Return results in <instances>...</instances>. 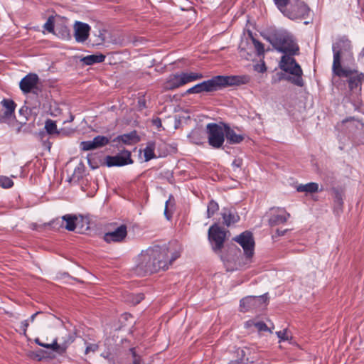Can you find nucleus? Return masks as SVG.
I'll return each mask as SVG.
<instances>
[{
	"instance_id": "338daca9",
	"label": "nucleus",
	"mask_w": 364,
	"mask_h": 364,
	"mask_svg": "<svg viewBox=\"0 0 364 364\" xmlns=\"http://www.w3.org/2000/svg\"><path fill=\"white\" fill-rule=\"evenodd\" d=\"M348 120H349L348 119H346L343 120V122L345 123V122H348Z\"/></svg>"
},
{
	"instance_id": "4468645a",
	"label": "nucleus",
	"mask_w": 364,
	"mask_h": 364,
	"mask_svg": "<svg viewBox=\"0 0 364 364\" xmlns=\"http://www.w3.org/2000/svg\"><path fill=\"white\" fill-rule=\"evenodd\" d=\"M109 138L105 136L98 135L92 140L80 142V147L82 151H90L103 147L108 144Z\"/></svg>"
},
{
	"instance_id": "39448f33",
	"label": "nucleus",
	"mask_w": 364,
	"mask_h": 364,
	"mask_svg": "<svg viewBox=\"0 0 364 364\" xmlns=\"http://www.w3.org/2000/svg\"><path fill=\"white\" fill-rule=\"evenodd\" d=\"M350 41L345 38L338 39L332 46L333 53V61L332 70H338L340 73H344L341 65V58L343 55H347L350 59L354 61L353 55L351 51Z\"/></svg>"
},
{
	"instance_id": "393cba45",
	"label": "nucleus",
	"mask_w": 364,
	"mask_h": 364,
	"mask_svg": "<svg viewBox=\"0 0 364 364\" xmlns=\"http://www.w3.org/2000/svg\"><path fill=\"white\" fill-rule=\"evenodd\" d=\"M203 77V75L198 73H181V82L184 85L188 82L200 80Z\"/></svg>"
},
{
	"instance_id": "3c124183",
	"label": "nucleus",
	"mask_w": 364,
	"mask_h": 364,
	"mask_svg": "<svg viewBox=\"0 0 364 364\" xmlns=\"http://www.w3.org/2000/svg\"><path fill=\"white\" fill-rule=\"evenodd\" d=\"M133 296L134 297L132 300V303L134 304H137L144 299V294H139Z\"/></svg>"
},
{
	"instance_id": "2f4dec72",
	"label": "nucleus",
	"mask_w": 364,
	"mask_h": 364,
	"mask_svg": "<svg viewBox=\"0 0 364 364\" xmlns=\"http://www.w3.org/2000/svg\"><path fill=\"white\" fill-rule=\"evenodd\" d=\"M129 350L132 353V364H151L141 355L136 353L135 348H132L129 349Z\"/></svg>"
},
{
	"instance_id": "f257e3e1",
	"label": "nucleus",
	"mask_w": 364,
	"mask_h": 364,
	"mask_svg": "<svg viewBox=\"0 0 364 364\" xmlns=\"http://www.w3.org/2000/svg\"><path fill=\"white\" fill-rule=\"evenodd\" d=\"M180 257L178 251H170L166 246H155L143 251L138 257L136 273L139 276L152 274L168 268Z\"/></svg>"
},
{
	"instance_id": "a211bd4d",
	"label": "nucleus",
	"mask_w": 364,
	"mask_h": 364,
	"mask_svg": "<svg viewBox=\"0 0 364 364\" xmlns=\"http://www.w3.org/2000/svg\"><path fill=\"white\" fill-rule=\"evenodd\" d=\"M249 38H250V29L246 27L244 32V37L242 38L239 45V52L240 57L247 60H248L250 55L249 50L250 49Z\"/></svg>"
},
{
	"instance_id": "412c9836",
	"label": "nucleus",
	"mask_w": 364,
	"mask_h": 364,
	"mask_svg": "<svg viewBox=\"0 0 364 364\" xmlns=\"http://www.w3.org/2000/svg\"><path fill=\"white\" fill-rule=\"evenodd\" d=\"M269 304L268 294L265 293L261 296H252V306L259 311L264 310Z\"/></svg>"
},
{
	"instance_id": "79ce46f5",
	"label": "nucleus",
	"mask_w": 364,
	"mask_h": 364,
	"mask_svg": "<svg viewBox=\"0 0 364 364\" xmlns=\"http://www.w3.org/2000/svg\"><path fill=\"white\" fill-rule=\"evenodd\" d=\"M54 17L49 16L47 21L43 26V28L49 33H54Z\"/></svg>"
},
{
	"instance_id": "c85d7f7f",
	"label": "nucleus",
	"mask_w": 364,
	"mask_h": 364,
	"mask_svg": "<svg viewBox=\"0 0 364 364\" xmlns=\"http://www.w3.org/2000/svg\"><path fill=\"white\" fill-rule=\"evenodd\" d=\"M105 56L102 54H100V55H87L86 57H84L82 59V61L87 65H93L95 63H102L105 60Z\"/></svg>"
},
{
	"instance_id": "a18cd8bd",
	"label": "nucleus",
	"mask_w": 364,
	"mask_h": 364,
	"mask_svg": "<svg viewBox=\"0 0 364 364\" xmlns=\"http://www.w3.org/2000/svg\"><path fill=\"white\" fill-rule=\"evenodd\" d=\"M276 334H277V337L279 338V342H281L282 341H288L289 340L287 329H284L282 331H277V332H276Z\"/></svg>"
},
{
	"instance_id": "4d7b16f0",
	"label": "nucleus",
	"mask_w": 364,
	"mask_h": 364,
	"mask_svg": "<svg viewBox=\"0 0 364 364\" xmlns=\"http://www.w3.org/2000/svg\"><path fill=\"white\" fill-rule=\"evenodd\" d=\"M169 203H170V200H168L166 202V207H165V210H164V215H166L167 219H170V218H171V215L168 214V205Z\"/></svg>"
},
{
	"instance_id": "bf43d9fd",
	"label": "nucleus",
	"mask_w": 364,
	"mask_h": 364,
	"mask_svg": "<svg viewBox=\"0 0 364 364\" xmlns=\"http://www.w3.org/2000/svg\"><path fill=\"white\" fill-rule=\"evenodd\" d=\"M27 109H28V107H21V108L20 109V110H19V113H20L21 114H24V112H26V111H27Z\"/></svg>"
},
{
	"instance_id": "de8ad7c7",
	"label": "nucleus",
	"mask_w": 364,
	"mask_h": 364,
	"mask_svg": "<svg viewBox=\"0 0 364 364\" xmlns=\"http://www.w3.org/2000/svg\"><path fill=\"white\" fill-rule=\"evenodd\" d=\"M242 159L240 158L235 159L232 163L233 170L236 171L237 168H240L242 166Z\"/></svg>"
},
{
	"instance_id": "7c9ffc66",
	"label": "nucleus",
	"mask_w": 364,
	"mask_h": 364,
	"mask_svg": "<svg viewBox=\"0 0 364 364\" xmlns=\"http://www.w3.org/2000/svg\"><path fill=\"white\" fill-rule=\"evenodd\" d=\"M155 144L154 142H149L146 147L144 150V155L145 161H149L156 157L154 154Z\"/></svg>"
},
{
	"instance_id": "a878e982",
	"label": "nucleus",
	"mask_w": 364,
	"mask_h": 364,
	"mask_svg": "<svg viewBox=\"0 0 364 364\" xmlns=\"http://www.w3.org/2000/svg\"><path fill=\"white\" fill-rule=\"evenodd\" d=\"M116 139L125 144H131L132 143L137 142L139 140L136 131L119 136Z\"/></svg>"
},
{
	"instance_id": "8fccbe9b",
	"label": "nucleus",
	"mask_w": 364,
	"mask_h": 364,
	"mask_svg": "<svg viewBox=\"0 0 364 364\" xmlns=\"http://www.w3.org/2000/svg\"><path fill=\"white\" fill-rule=\"evenodd\" d=\"M61 36L63 39H70V30L68 28V27L65 26L61 28Z\"/></svg>"
},
{
	"instance_id": "f8f14e48",
	"label": "nucleus",
	"mask_w": 364,
	"mask_h": 364,
	"mask_svg": "<svg viewBox=\"0 0 364 364\" xmlns=\"http://www.w3.org/2000/svg\"><path fill=\"white\" fill-rule=\"evenodd\" d=\"M1 105L2 109L0 111V122L8 123L15 117L14 111L16 104L11 99H4L1 102Z\"/></svg>"
},
{
	"instance_id": "49530a36",
	"label": "nucleus",
	"mask_w": 364,
	"mask_h": 364,
	"mask_svg": "<svg viewBox=\"0 0 364 364\" xmlns=\"http://www.w3.org/2000/svg\"><path fill=\"white\" fill-rule=\"evenodd\" d=\"M98 349V346L95 343H89L87 345L85 353L88 354L90 352H95Z\"/></svg>"
},
{
	"instance_id": "9d476101",
	"label": "nucleus",
	"mask_w": 364,
	"mask_h": 364,
	"mask_svg": "<svg viewBox=\"0 0 364 364\" xmlns=\"http://www.w3.org/2000/svg\"><path fill=\"white\" fill-rule=\"evenodd\" d=\"M134 163L131 158V152L127 149H123L115 156H107L104 161L101 164L107 167L123 166Z\"/></svg>"
},
{
	"instance_id": "1a4fd4ad",
	"label": "nucleus",
	"mask_w": 364,
	"mask_h": 364,
	"mask_svg": "<svg viewBox=\"0 0 364 364\" xmlns=\"http://www.w3.org/2000/svg\"><path fill=\"white\" fill-rule=\"evenodd\" d=\"M226 231L217 223L213 224L208 230V240L215 252H220L224 246Z\"/></svg>"
},
{
	"instance_id": "2eb2a0df",
	"label": "nucleus",
	"mask_w": 364,
	"mask_h": 364,
	"mask_svg": "<svg viewBox=\"0 0 364 364\" xmlns=\"http://www.w3.org/2000/svg\"><path fill=\"white\" fill-rule=\"evenodd\" d=\"M127 235V226L121 225L113 231L106 232L104 235L103 239L107 242H122L124 240Z\"/></svg>"
},
{
	"instance_id": "f03ea898",
	"label": "nucleus",
	"mask_w": 364,
	"mask_h": 364,
	"mask_svg": "<svg viewBox=\"0 0 364 364\" xmlns=\"http://www.w3.org/2000/svg\"><path fill=\"white\" fill-rule=\"evenodd\" d=\"M250 81L248 75H217L211 79L203 81L200 83L187 90V94H198L203 92H213L226 86L241 85Z\"/></svg>"
},
{
	"instance_id": "58836bf2",
	"label": "nucleus",
	"mask_w": 364,
	"mask_h": 364,
	"mask_svg": "<svg viewBox=\"0 0 364 364\" xmlns=\"http://www.w3.org/2000/svg\"><path fill=\"white\" fill-rule=\"evenodd\" d=\"M237 355H241V358L240 360L230 361L229 364H248V358H245V353L243 349H238Z\"/></svg>"
},
{
	"instance_id": "4be33fe9",
	"label": "nucleus",
	"mask_w": 364,
	"mask_h": 364,
	"mask_svg": "<svg viewBox=\"0 0 364 364\" xmlns=\"http://www.w3.org/2000/svg\"><path fill=\"white\" fill-rule=\"evenodd\" d=\"M331 191L333 197L335 210L337 211L342 210L343 206V191L336 188H333Z\"/></svg>"
},
{
	"instance_id": "c9c22d12",
	"label": "nucleus",
	"mask_w": 364,
	"mask_h": 364,
	"mask_svg": "<svg viewBox=\"0 0 364 364\" xmlns=\"http://www.w3.org/2000/svg\"><path fill=\"white\" fill-rule=\"evenodd\" d=\"M255 328L259 333L262 332H269V333H272V328L268 327L265 323L263 321H257L252 323Z\"/></svg>"
},
{
	"instance_id": "6e6552de",
	"label": "nucleus",
	"mask_w": 364,
	"mask_h": 364,
	"mask_svg": "<svg viewBox=\"0 0 364 364\" xmlns=\"http://www.w3.org/2000/svg\"><path fill=\"white\" fill-rule=\"evenodd\" d=\"M309 12V7L302 0H290L289 6L284 15L289 19L296 20L306 18Z\"/></svg>"
},
{
	"instance_id": "e2e57ef3",
	"label": "nucleus",
	"mask_w": 364,
	"mask_h": 364,
	"mask_svg": "<svg viewBox=\"0 0 364 364\" xmlns=\"http://www.w3.org/2000/svg\"><path fill=\"white\" fill-rule=\"evenodd\" d=\"M251 245H252V251L253 250V247H254V245H255V242L253 240V239L252 238V243H251Z\"/></svg>"
},
{
	"instance_id": "473e14b6",
	"label": "nucleus",
	"mask_w": 364,
	"mask_h": 364,
	"mask_svg": "<svg viewBox=\"0 0 364 364\" xmlns=\"http://www.w3.org/2000/svg\"><path fill=\"white\" fill-rule=\"evenodd\" d=\"M252 43L255 46V48L256 50L257 55H258V57L259 58H264V53H265L264 44L262 43L258 40L255 39L252 36Z\"/></svg>"
},
{
	"instance_id": "09e8293b",
	"label": "nucleus",
	"mask_w": 364,
	"mask_h": 364,
	"mask_svg": "<svg viewBox=\"0 0 364 364\" xmlns=\"http://www.w3.org/2000/svg\"><path fill=\"white\" fill-rule=\"evenodd\" d=\"M360 126L361 127V129L363 130L364 135V124L360 123ZM355 141L359 144H364V136H360V134H359V136L355 135Z\"/></svg>"
},
{
	"instance_id": "0eeeda50",
	"label": "nucleus",
	"mask_w": 364,
	"mask_h": 364,
	"mask_svg": "<svg viewBox=\"0 0 364 364\" xmlns=\"http://www.w3.org/2000/svg\"><path fill=\"white\" fill-rule=\"evenodd\" d=\"M206 132L209 145L215 149L220 148L225 141V127L209 123L206 126Z\"/></svg>"
},
{
	"instance_id": "5fc2aeb1",
	"label": "nucleus",
	"mask_w": 364,
	"mask_h": 364,
	"mask_svg": "<svg viewBox=\"0 0 364 364\" xmlns=\"http://www.w3.org/2000/svg\"><path fill=\"white\" fill-rule=\"evenodd\" d=\"M288 230H289L288 229H285L284 230H280L277 229L276 231V234L272 236L273 239H274L277 237H280V236L284 235L286 234V232H288Z\"/></svg>"
},
{
	"instance_id": "f704fd0d",
	"label": "nucleus",
	"mask_w": 364,
	"mask_h": 364,
	"mask_svg": "<svg viewBox=\"0 0 364 364\" xmlns=\"http://www.w3.org/2000/svg\"><path fill=\"white\" fill-rule=\"evenodd\" d=\"M218 210L219 205L218 203L211 200L208 205L207 217L209 218H211Z\"/></svg>"
},
{
	"instance_id": "f3484780",
	"label": "nucleus",
	"mask_w": 364,
	"mask_h": 364,
	"mask_svg": "<svg viewBox=\"0 0 364 364\" xmlns=\"http://www.w3.org/2000/svg\"><path fill=\"white\" fill-rule=\"evenodd\" d=\"M233 240L237 242L244 250L247 258L250 257V230H246L235 237Z\"/></svg>"
},
{
	"instance_id": "680f3d73",
	"label": "nucleus",
	"mask_w": 364,
	"mask_h": 364,
	"mask_svg": "<svg viewBox=\"0 0 364 364\" xmlns=\"http://www.w3.org/2000/svg\"><path fill=\"white\" fill-rule=\"evenodd\" d=\"M35 358L38 360H42V356L38 355V354H36Z\"/></svg>"
},
{
	"instance_id": "423d86ee",
	"label": "nucleus",
	"mask_w": 364,
	"mask_h": 364,
	"mask_svg": "<svg viewBox=\"0 0 364 364\" xmlns=\"http://www.w3.org/2000/svg\"><path fill=\"white\" fill-rule=\"evenodd\" d=\"M344 73L341 74L338 70L333 71V74L339 77H347L348 86L350 92L360 94L362 85L364 82V73L357 69L343 68Z\"/></svg>"
},
{
	"instance_id": "dca6fc26",
	"label": "nucleus",
	"mask_w": 364,
	"mask_h": 364,
	"mask_svg": "<svg viewBox=\"0 0 364 364\" xmlns=\"http://www.w3.org/2000/svg\"><path fill=\"white\" fill-rule=\"evenodd\" d=\"M74 37L77 42L83 43L89 37L90 26L80 21H75L73 26Z\"/></svg>"
},
{
	"instance_id": "7ed1b4c3",
	"label": "nucleus",
	"mask_w": 364,
	"mask_h": 364,
	"mask_svg": "<svg viewBox=\"0 0 364 364\" xmlns=\"http://www.w3.org/2000/svg\"><path fill=\"white\" fill-rule=\"evenodd\" d=\"M292 55H293L287 54L282 56L279 62V68L283 71L293 76H284V75L282 74V76L279 77V79H284L296 86L303 87L304 82L302 78V69Z\"/></svg>"
},
{
	"instance_id": "a19ab883",
	"label": "nucleus",
	"mask_w": 364,
	"mask_h": 364,
	"mask_svg": "<svg viewBox=\"0 0 364 364\" xmlns=\"http://www.w3.org/2000/svg\"><path fill=\"white\" fill-rule=\"evenodd\" d=\"M14 186L13 181L6 176H0V186L4 188H9Z\"/></svg>"
},
{
	"instance_id": "864d4df0",
	"label": "nucleus",
	"mask_w": 364,
	"mask_h": 364,
	"mask_svg": "<svg viewBox=\"0 0 364 364\" xmlns=\"http://www.w3.org/2000/svg\"><path fill=\"white\" fill-rule=\"evenodd\" d=\"M28 325L29 323L28 320H24L21 323V328L22 329L24 335H26Z\"/></svg>"
},
{
	"instance_id": "aec40b11",
	"label": "nucleus",
	"mask_w": 364,
	"mask_h": 364,
	"mask_svg": "<svg viewBox=\"0 0 364 364\" xmlns=\"http://www.w3.org/2000/svg\"><path fill=\"white\" fill-rule=\"evenodd\" d=\"M221 215L223 223L228 227L238 222L240 220V216L234 208H223Z\"/></svg>"
},
{
	"instance_id": "20e7f679",
	"label": "nucleus",
	"mask_w": 364,
	"mask_h": 364,
	"mask_svg": "<svg viewBox=\"0 0 364 364\" xmlns=\"http://www.w3.org/2000/svg\"><path fill=\"white\" fill-rule=\"evenodd\" d=\"M267 41L277 51L285 55H297L299 48L292 36L284 32L275 31L271 33Z\"/></svg>"
},
{
	"instance_id": "603ef678",
	"label": "nucleus",
	"mask_w": 364,
	"mask_h": 364,
	"mask_svg": "<svg viewBox=\"0 0 364 364\" xmlns=\"http://www.w3.org/2000/svg\"><path fill=\"white\" fill-rule=\"evenodd\" d=\"M138 107L140 109H142L146 107V100L144 97H139Z\"/></svg>"
},
{
	"instance_id": "4c0bfd02",
	"label": "nucleus",
	"mask_w": 364,
	"mask_h": 364,
	"mask_svg": "<svg viewBox=\"0 0 364 364\" xmlns=\"http://www.w3.org/2000/svg\"><path fill=\"white\" fill-rule=\"evenodd\" d=\"M279 10L283 14H285V11L287 10L290 0H273Z\"/></svg>"
},
{
	"instance_id": "9b49d317",
	"label": "nucleus",
	"mask_w": 364,
	"mask_h": 364,
	"mask_svg": "<svg viewBox=\"0 0 364 364\" xmlns=\"http://www.w3.org/2000/svg\"><path fill=\"white\" fill-rule=\"evenodd\" d=\"M38 76L35 73H29L20 81L19 87L24 94L30 92L37 94L40 90L38 87Z\"/></svg>"
},
{
	"instance_id": "bb28decb",
	"label": "nucleus",
	"mask_w": 364,
	"mask_h": 364,
	"mask_svg": "<svg viewBox=\"0 0 364 364\" xmlns=\"http://www.w3.org/2000/svg\"><path fill=\"white\" fill-rule=\"evenodd\" d=\"M296 191L302 193H314L318 191V184L317 183L311 182L306 184H300L296 186Z\"/></svg>"
},
{
	"instance_id": "0e129e2a",
	"label": "nucleus",
	"mask_w": 364,
	"mask_h": 364,
	"mask_svg": "<svg viewBox=\"0 0 364 364\" xmlns=\"http://www.w3.org/2000/svg\"><path fill=\"white\" fill-rule=\"evenodd\" d=\"M100 42L98 43L99 44L102 43L104 41V38H102L101 36H100Z\"/></svg>"
},
{
	"instance_id": "72a5a7b5",
	"label": "nucleus",
	"mask_w": 364,
	"mask_h": 364,
	"mask_svg": "<svg viewBox=\"0 0 364 364\" xmlns=\"http://www.w3.org/2000/svg\"><path fill=\"white\" fill-rule=\"evenodd\" d=\"M45 129L48 134H60V132H59L57 129V126L55 122L52 119H47L45 124Z\"/></svg>"
},
{
	"instance_id": "ea45409f",
	"label": "nucleus",
	"mask_w": 364,
	"mask_h": 364,
	"mask_svg": "<svg viewBox=\"0 0 364 364\" xmlns=\"http://www.w3.org/2000/svg\"><path fill=\"white\" fill-rule=\"evenodd\" d=\"M58 338H57L53 341V342L51 344L43 343L42 345V347L51 349L53 351L58 353V354L63 355V352L60 350V346L58 345Z\"/></svg>"
},
{
	"instance_id": "052dcab7",
	"label": "nucleus",
	"mask_w": 364,
	"mask_h": 364,
	"mask_svg": "<svg viewBox=\"0 0 364 364\" xmlns=\"http://www.w3.org/2000/svg\"><path fill=\"white\" fill-rule=\"evenodd\" d=\"M35 341H36V343L38 345H39L40 346H42V345L44 343L41 342V341H40V340H39L38 338H36Z\"/></svg>"
},
{
	"instance_id": "13d9d810",
	"label": "nucleus",
	"mask_w": 364,
	"mask_h": 364,
	"mask_svg": "<svg viewBox=\"0 0 364 364\" xmlns=\"http://www.w3.org/2000/svg\"><path fill=\"white\" fill-rule=\"evenodd\" d=\"M41 314V312H40V311H38V312H36V313L33 314L31 316V318H30V321H31V322H33V321H34V319H35L36 316L38 314Z\"/></svg>"
},
{
	"instance_id": "c03bdc74",
	"label": "nucleus",
	"mask_w": 364,
	"mask_h": 364,
	"mask_svg": "<svg viewBox=\"0 0 364 364\" xmlns=\"http://www.w3.org/2000/svg\"><path fill=\"white\" fill-rule=\"evenodd\" d=\"M259 59L262 61V63L261 64L257 63L256 65H254V70L257 71L258 73H264V71H266L267 68H266L264 61L263 60V58H260Z\"/></svg>"
},
{
	"instance_id": "e433bc0d",
	"label": "nucleus",
	"mask_w": 364,
	"mask_h": 364,
	"mask_svg": "<svg viewBox=\"0 0 364 364\" xmlns=\"http://www.w3.org/2000/svg\"><path fill=\"white\" fill-rule=\"evenodd\" d=\"M250 309V296H246L240 300V311L241 312H248Z\"/></svg>"
},
{
	"instance_id": "37998d69",
	"label": "nucleus",
	"mask_w": 364,
	"mask_h": 364,
	"mask_svg": "<svg viewBox=\"0 0 364 364\" xmlns=\"http://www.w3.org/2000/svg\"><path fill=\"white\" fill-rule=\"evenodd\" d=\"M95 158L96 154H91L87 155L88 164L92 169H95L99 167V164L95 161Z\"/></svg>"
},
{
	"instance_id": "ddd939ff",
	"label": "nucleus",
	"mask_w": 364,
	"mask_h": 364,
	"mask_svg": "<svg viewBox=\"0 0 364 364\" xmlns=\"http://www.w3.org/2000/svg\"><path fill=\"white\" fill-rule=\"evenodd\" d=\"M290 218V214L284 208H272L270 209L268 223L271 226H276L285 223Z\"/></svg>"
},
{
	"instance_id": "5701e85b",
	"label": "nucleus",
	"mask_w": 364,
	"mask_h": 364,
	"mask_svg": "<svg viewBox=\"0 0 364 364\" xmlns=\"http://www.w3.org/2000/svg\"><path fill=\"white\" fill-rule=\"evenodd\" d=\"M225 136L230 144H237L243 139V137L241 135L237 134L234 130L231 129L226 125H225Z\"/></svg>"
},
{
	"instance_id": "cd10ccee",
	"label": "nucleus",
	"mask_w": 364,
	"mask_h": 364,
	"mask_svg": "<svg viewBox=\"0 0 364 364\" xmlns=\"http://www.w3.org/2000/svg\"><path fill=\"white\" fill-rule=\"evenodd\" d=\"M188 137L193 144H201L203 143V132L199 129H193Z\"/></svg>"
},
{
	"instance_id": "c756f323",
	"label": "nucleus",
	"mask_w": 364,
	"mask_h": 364,
	"mask_svg": "<svg viewBox=\"0 0 364 364\" xmlns=\"http://www.w3.org/2000/svg\"><path fill=\"white\" fill-rule=\"evenodd\" d=\"M77 220V217L73 215H65L62 217V222H66V225L65 228L69 231L75 230L76 228L75 221Z\"/></svg>"
},
{
	"instance_id": "6ab92c4d",
	"label": "nucleus",
	"mask_w": 364,
	"mask_h": 364,
	"mask_svg": "<svg viewBox=\"0 0 364 364\" xmlns=\"http://www.w3.org/2000/svg\"><path fill=\"white\" fill-rule=\"evenodd\" d=\"M75 339V333L73 331H68L64 329L61 332L60 343H58L60 346V350L65 353L68 346L74 342Z\"/></svg>"
},
{
	"instance_id": "b1692460",
	"label": "nucleus",
	"mask_w": 364,
	"mask_h": 364,
	"mask_svg": "<svg viewBox=\"0 0 364 364\" xmlns=\"http://www.w3.org/2000/svg\"><path fill=\"white\" fill-rule=\"evenodd\" d=\"M183 85L181 82V74L173 75L169 77L165 83L166 90H173Z\"/></svg>"
},
{
	"instance_id": "6e6d98bb",
	"label": "nucleus",
	"mask_w": 364,
	"mask_h": 364,
	"mask_svg": "<svg viewBox=\"0 0 364 364\" xmlns=\"http://www.w3.org/2000/svg\"><path fill=\"white\" fill-rule=\"evenodd\" d=\"M152 124L158 128L161 127L162 125L161 119L159 117L154 119L152 120Z\"/></svg>"
},
{
	"instance_id": "69168bd1",
	"label": "nucleus",
	"mask_w": 364,
	"mask_h": 364,
	"mask_svg": "<svg viewBox=\"0 0 364 364\" xmlns=\"http://www.w3.org/2000/svg\"><path fill=\"white\" fill-rule=\"evenodd\" d=\"M360 55H364V48L363 49L362 52L360 53Z\"/></svg>"
}]
</instances>
